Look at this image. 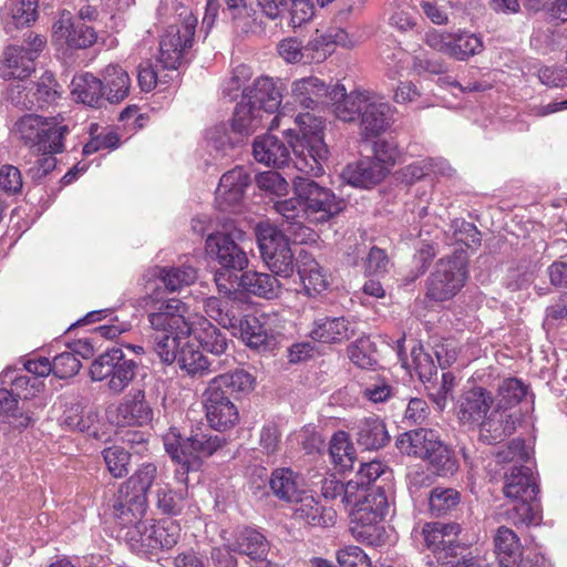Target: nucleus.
<instances>
[{
  "label": "nucleus",
  "instance_id": "9b49d317",
  "mask_svg": "<svg viewBox=\"0 0 567 567\" xmlns=\"http://www.w3.org/2000/svg\"><path fill=\"white\" fill-rule=\"evenodd\" d=\"M467 262L463 252L441 259L426 281V298L443 302L455 297L467 279Z\"/></svg>",
  "mask_w": 567,
  "mask_h": 567
},
{
  "label": "nucleus",
  "instance_id": "5fc2aeb1",
  "mask_svg": "<svg viewBox=\"0 0 567 567\" xmlns=\"http://www.w3.org/2000/svg\"><path fill=\"white\" fill-rule=\"evenodd\" d=\"M154 549L174 547L181 537V527L172 519H163L154 524L153 530Z\"/></svg>",
  "mask_w": 567,
  "mask_h": 567
},
{
  "label": "nucleus",
  "instance_id": "f704fd0d",
  "mask_svg": "<svg viewBox=\"0 0 567 567\" xmlns=\"http://www.w3.org/2000/svg\"><path fill=\"white\" fill-rule=\"evenodd\" d=\"M461 526L457 523H426L422 528L425 546L432 551L450 549L457 540Z\"/></svg>",
  "mask_w": 567,
  "mask_h": 567
},
{
  "label": "nucleus",
  "instance_id": "c85d7f7f",
  "mask_svg": "<svg viewBox=\"0 0 567 567\" xmlns=\"http://www.w3.org/2000/svg\"><path fill=\"white\" fill-rule=\"evenodd\" d=\"M189 328V336H194L204 350L216 355L226 352L228 347L226 336L204 316H193Z\"/></svg>",
  "mask_w": 567,
  "mask_h": 567
},
{
  "label": "nucleus",
  "instance_id": "c9c22d12",
  "mask_svg": "<svg viewBox=\"0 0 567 567\" xmlns=\"http://www.w3.org/2000/svg\"><path fill=\"white\" fill-rule=\"evenodd\" d=\"M354 430L357 443L365 450H379L390 440L385 424L377 416L360 420Z\"/></svg>",
  "mask_w": 567,
  "mask_h": 567
},
{
  "label": "nucleus",
  "instance_id": "39448f33",
  "mask_svg": "<svg viewBox=\"0 0 567 567\" xmlns=\"http://www.w3.org/2000/svg\"><path fill=\"white\" fill-rule=\"evenodd\" d=\"M388 502L384 493L371 492L350 513L349 529L361 543L379 546L385 540L384 516Z\"/></svg>",
  "mask_w": 567,
  "mask_h": 567
},
{
  "label": "nucleus",
  "instance_id": "37998d69",
  "mask_svg": "<svg viewBox=\"0 0 567 567\" xmlns=\"http://www.w3.org/2000/svg\"><path fill=\"white\" fill-rule=\"evenodd\" d=\"M156 276L169 292H176L197 280V270L189 265L159 267Z\"/></svg>",
  "mask_w": 567,
  "mask_h": 567
},
{
  "label": "nucleus",
  "instance_id": "4d7b16f0",
  "mask_svg": "<svg viewBox=\"0 0 567 567\" xmlns=\"http://www.w3.org/2000/svg\"><path fill=\"white\" fill-rule=\"evenodd\" d=\"M106 467L112 476L121 478L127 475L131 461L130 453L121 446H111L103 451Z\"/></svg>",
  "mask_w": 567,
  "mask_h": 567
},
{
  "label": "nucleus",
  "instance_id": "c756f323",
  "mask_svg": "<svg viewBox=\"0 0 567 567\" xmlns=\"http://www.w3.org/2000/svg\"><path fill=\"white\" fill-rule=\"evenodd\" d=\"M297 271L301 280L305 293L315 297L324 291L328 286V278L318 261L306 251L299 254L297 259Z\"/></svg>",
  "mask_w": 567,
  "mask_h": 567
},
{
  "label": "nucleus",
  "instance_id": "a211bd4d",
  "mask_svg": "<svg viewBox=\"0 0 567 567\" xmlns=\"http://www.w3.org/2000/svg\"><path fill=\"white\" fill-rule=\"evenodd\" d=\"M332 85L317 76L310 75L292 81L290 97L293 103L306 110H317L328 104Z\"/></svg>",
  "mask_w": 567,
  "mask_h": 567
},
{
  "label": "nucleus",
  "instance_id": "de8ad7c7",
  "mask_svg": "<svg viewBox=\"0 0 567 567\" xmlns=\"http://www.w3.org/2000/svg\"><path fill=\"white\" fill-rule=\"evenodd\" d=\"M61 425L71 430L85 432L91 429L95 422V414L91 411L85 412L84 405L79 401H71L65 404L61 416Z\"/></svg>",
  "mask_w": 567,
  "mask_h": 567
},
{
  "label": "nucleus",
  "instance_id": "bb28decb",
  "mask_svg": "<svg viewBox=\"0 0 567 567\" xmlns=\"http://www.w3.org/2000/svg\"><path fill=\"white\" fill-rule=\"evenodd\" d=\"M234 553L247 556L251 561L269 567L267 560L270 545L266 537L259 532L251 528H243L235 535L231 543Z\"/></svg>",
  "mask_w": 567,
  "mask_h": 567
},
{
  "label": "nucleus",
  "instance_id": "49530a36",
  "mask_svg": "<svg viewBox=\"0 0 567 567\" xmlns=\"http://www.w3.org/2000/svg\"><path fill=\"white\" fill-rule=\"evenodd\" d=\"M329 453L336 466L341 471H350L354 466V447L349 440V435L340 431L336 433L329 446Z\"/></svg>",
  "mask_w": 567,
  "mask_h": 567
},
{
  "label": "nucleus",
  "instance_id": "a18cd8bd",
  "mask_svg": "<svg viewBox=\"0 0 567 567\" xmlns=\"http://www.w3.org/2000/svg\"><path fill=\"white\" fill-rule=\"evenodd\" d=\"M225 11L243 32H255L259 27L256 10L246 0H224Z\"/></svg>",
  "mask_w": 567,
  "mask_h": 567
},
{
  "label": "nucleus",
  "instance_id": "393cba45",
  "mask_svg": "<svg viewBox=\"0 0 567 567\" xmlns=\"http://www.w3.org/2000/svg\"><path fill=\"white\" fill-rule=\"evenodd\" d=\"M336 45L352 47L353 43L342 29H330L323 33L317 31L305 44L306 65L323 62L333 52Z\"/></svg>",
  "mask_w": 567,
  "mask_h": 567
},
{
  "label": "nucleus",
  "instance_id": "f3484780",
  "mask_svg": "<svg viewBox=\"0 0 567 567\" xmlns=\"http://www.w3.org/2000/svg\"><path fill=\"white\" fill-rule=\"evenodd\" d=\"M504 494L507 498L522 502V509L528 512V503L538 493V485L533 470L527 464L513 465L504 475Z\"/></svg>",
  "mask_w": 567,
  "mask_h": 567
},
{
  "label": "nucleus",
  "instance_id": "7c9ffc66",
  "mask_svg": "<svg viewBox=\"0 0 567 567\" xmlns=\"http://www.w3.org/2000/svg\"><path fill=\"white\" fill-rule=\"evenodd\" d=\"M388 174V167L378 161L362 159L355 164H349L342 172L347 183L362 188H369L380 183Z\"/></svg>",
  "mask_w": 567,
  "mask_h": 567
},
{
  "label": "nucleus",
  "instance_id": "680f3d73",
  "mask_svg": "<svg viewBox=\"0 0 567 567\" xmlns=\"http://www.w3.org/2000/svg\"><path fill=\"white\" fill-rule=\"evenodd\" d=\"M498 463H514V465L527 464L529 452L524 441L513 440L506 447L497 452Z\"/></svg>",
  "mask_w": 567,
  "mask_h": 567
},
{
  "label": "nucleus",
  "instance_id": "0eeeda50",
  "mask_svg": "<svg viewBox=\"0 0 567 567\" xmlns=\"http://www.w3.org/2000/svg\"><path fill=\"white\" fill-rule=\"evenodd\" d=\"M292 185L295 195L306 207L310 225L327 223L344 208L342 198L309 177L297 175L292 178Z\"/></svg>",
  "mask_w": 567,
  "mask_h": 567
},
{
  "label": "nucleus",
  "instance_id": "0e129e2a",
  "mask_svg": "<svg viewBox=\"0 0 567 567\" xmlns=\"http://www.w3.org/2000/svg\"><path fill=\"white\" fill-rule=\"evenodd\" d=\"M227 303L216 297L207 298L204 302L205 312L225 328H235L237 318L226 310Z\"/></svg>",
  "mask_w": 567,
  "mask_h": 567
},
{
  "label": "nucleus",
  "instance_id": "423d86ee",
  "mask_svg": "<svg viewBox=\"0 0 567 567\" xmlns=\"http://www.w3.org/2000/svg\"><path fill=\"white\" fill-rule=\"evenodd\" d=\"M157 475L152 463L143 464L120 488L113 503L114 515L124 524L133 523L146 511V493Z\"/></svg>",
  "mask_w": 567,
  "mask_h": 567
},
{
  "label": "nucleus",
  "instance_id": "09e8293b",
  "mask_svg": "<svg viewBox=\"0 0 567 567\" xmlns=\"http://www.w3.org/2000/svg\"><path fill=\"white\" fill-rule=\"evenodd\" d=\"M49 130L41 136V143L38 151L44 154H58L64 148L63 138L69 133V127L58 122L56 118H48L47 125Z\"/></svg>",
  "mask_w": 567,
  "mask_h": 567
},
{
  "label": "nucleus",
  "instance_id": "e2e57ef3",
  "mask_svg": "<svg viewBox=\"0 0 567 567\" xmlns=\"http://www.w3.org/2000/svg\"><path fill=\"white\" fill-rule=\"evenodd\" d=\"M442 165H444L443 162H436L433 158L420 159L408 165L403 171V176L406 183L412 184L427 175L430 172L444 173V169L439 167Z\"/></svg>",
  "mask_w": 567,
  "mask_h": 567
},
{
  "label": "nucleus",
  "instance_id": "6e6552de",
  "mask_svg": "<svg viewBox=\"0 0 567 567\" xmlns=\"http://www.w3.org/2000/svg\"><path fill=\"white\" fill-rule=\"evenodd\" d=\"M196 27L197 18L183 8L179 20L168 25L161 38L158 62L163 68L177 70L183 64L194 44Z\"/></svg>",
  "mask_w": 567,
  "mask_h": 567
},
{
  "label": "nucleus",
  "instance_id": "f257e3e1",
  "mask_svg": "<svg viewBox=\"0 0 567 567\" xmlns=\"http://www.w3.org/2000/svg\"><path fill=\"white\" fill-rule=\"evenodd\" d=\"M296 128H288L290 147L277 136L266 134L257 137L252 154L257 162L267 166L282 167L290 159V148L295 155V168L306 176L322 175V163L328 158V147L323 141V122L310 113L298 114Z\"/></svg>",
  "mask_w": 567,
  "mask_h": 567
},
{
  "label": "nucleus",
  "instance_id": "7ed1b4c3",
  "mask_svg": "<svg viewBox=\"0 0 567 567\" xmlns=\"http://www.w3.org/2000/svg\"><path fill=\"white\" fill-rule=\"evenodd\" d=\"M255 378L245 370L221 373L213 378L204 392L206 419L216 431H227L239 422V411L233 399L254 389Z\"/></svg>",
  "mask_w": 567,
  "mask_h": 567
},
{
  "label": "nucleus",
  "instance_id": "6ab92c4d",
  "mask_svg": "<svg viewBox=\"0 0 567 567\" xmlns=\"http://www.w3.org/2000/svg\"><path fill=\"white\" fill-rule=\"evenodd\" d=\"M225 443L224 439L218 435H207L197 433L189 436L183 442L182 452L185 458L189 462H184V470L176 471V478L183 483H186V475L188 471L195 470L199 466L203 457L213 455L218 449Z\"/></svg>",
  "mask_w": 567,
  "mask_h": 567
},
{
  "label": "nucleus",
  "instance_id": "ea45409f",
  "mask_svg": "<svg viewBox=\"0 0 567 567\" xmlns=\"http://www.w3.org/2000/svg\"><path fill=\"white\" fill-rule=\"evenodd\" d=\"M105 100L120 103L130 93L131 79L128 73L117 64H109L102 72Z\"/></svg>",
  "mask_w": 567,
  "mask_h": 567
},
{
  "label": "nucleus",
  "instance_id": "13d9d810",
  "mask_svg": "<svg viewBox=\"0 0 567 567\" xmlns=\"http://www.w3.org/2000/svg\"><path fill=\"white\" fill-rule=\"evenodd\" d=\"M460 502V494L453 488L436 487L429 497L430 511L435 516H441L456 506Z\"/></svg>",
  "mask_w": 567,
  "mask_h": 567
},
{
  "label": "nucleus",
  "instance_id": "69168bd1",
  "mask_svg": "<svg viewBox=\"0 0 567 567\" xmlns=\"http://www.w3.org/2000/svg\"><path fill=\"white\" fill-rule=\"evenodd\" d=\"M339 567H372L368 555L358 546H346L338 550Z\"/></svg>",
  "mask_w": 567,
  "mask_h": 567
},
{
  "label": "nucleus",
  "instance_id": "6e6d98bb",
  "mask_svg": "<svg viewBox=\"0 0 567 567\" xmlns=\"http://www.w3.org/2000/svg\"><path fill=\"white\" fill-rule=\"evenodd\" d=\"M251 76L252 72L249 66L245 64L236 66L231 73V76L223 83V95L233 100L238 95L239 92H241V99H244V90L246 89V92H249V89H251V86L248 85Z\"/></svg>",
  "mask_w": 567,
  "mask_h": 567
},
{
  "label": "nucleus",
  "instance_id": "e433bc0d",
  "mask_svg": "<svg viewBox=\"0 0 567 567\" xmlns=\"http://www.w3.org/2000/svg\"><path fill=\"white\" fill-rule=\"evenodd\" d=\"M239 285L248 293L265 299L278 298L282 291L281 282L274 275L258 271L244 272Z\"/></svg>",
  "mask_w": 567,
  "mask_h": 567
},
{
  "label": "nucleus",
  "instance_id": "473e14b6",
  "mask_svg": "<svg viewBox=\"0 0 567 567\" xmlns=\"http://www.w3.org/2000/svg\"><path fill=\"white\" fill-rule=\"evenodd\" d=\"M227 361L219 360L217 362L209 361L197 348L185 341L181 348L177 364L182 370H185L192 377H203L210 372L218 371L221 365Z\"/></svg>",
  "mask_w": 567,
  "mask_h": 567
},
{
  "label": "nucleus",
  "instance_id": "cd10ccee",
  "mask_svg": "<svg viewBox=\"0 0 567 567\" xmlns=\"http://www.w3.org/2000/svg\"><path fill=\"white\" fill-rule=\"evenodd\" d=\"M295 503V519L320 527L336 524L337 512L332 507L321 506L312 495L303 493Z\"/></svg>",
  "mask_w": 567,
  "mask_h": 567
},
{
  "label": "nucleus",
  "instance_id": "72a5a7b5",
  "mask_svg": "<svg viewBox=\"0 0 567 567\" xmlns=\"http://www.w3.org/2000/svg\"><path fill=\"white\" fill-rule=\"evenodd\" d=\"M353 333V327L346 318L326 317L315 321L310 337L319 342L337 343L348 340Z\"/></svg>",
  "mask_w": 567,
  "mask_h": 567
},
{
  "label": "nucleus",
  "instance_id": "f03ea898",
  "mask_svg": "<svg viewBox=\"0 0 567 567\" xmlns=\"http://www.w3.org/2000/svg\"><path fill=\"white\" fill-rule=\"evenodd\" d=\"M494 396L482 386L465 391L457 403L456 415L463 425L477 427L480 439L486 444H496L515 431V420L497 405Z\"/></svg>",
  "mask_w": 567,
  "mask_h": 567
},
{
  "label": "nucleus",
  "instance_id": "1a4fd4ad",
  "mask_svg": "<svg viewBox=\"0 0 567 567\" xmlns=\"http://www.w3.org/2000/svg\"><path fill=\"white\" fill-rule=\"evenodd\" d=\"M256 237L261 258L277 277L290 278L295 271V257L286 235L276 226L260 223Z\"/></svg>",
  "mask_w": 567,
  "mask_h": 567
},
{
  "label": "nucleus",
  "instance_id": "052dcab7",
  "mask_svg": "<svg viewBox=\"0 0 567 567\" xmlns=\"http://www.w3.org/2000/svg\"><path fill=\"white\" fill-rule=\"evenodd\" d=\"M277 51L285 62L306 65L305 44L298 38L288 37L282 39L277 45Z\"/></svg>",
  "mask_w": 567,
  "mask_h": 567
},
{
  "label": "nucleus",
  "instance_id": "5701e85b",
  "mask_svg": "<svg viewBox=\"0 0 567 567\" xmlns=\"http://www.w3.org/2000/svg\"><path fill=\"white\" fill-rule=\"evenodd\" d=\"M370 95L369 91L347 93L344 85L336 83L332 85L328 104H331L332 111L339 120L352 122L362 113Z\"/></svg>",
  "mask_w": 567,
  "mask_h": 567
},
{
  "label": "nucleus",
  "instance_id": "aec40b11",
  "mask_svg": "<svg viewBox=\"0 0 567 567\" xmlns=\"http://www.w3.org/2000/svg\"><path fill=\"white\" fill-rule=\"evenodd\" d=\"M278 126L279 115L270 118L245 95L234 110L231 128L238 134L250 135L261 127L274 130Z\"/></svg>",
  "mask_w": 567,
  "mask_h": 567
},
{
  "label": "nucleus",
  "instance_id": "864d4df0",
  "mask_svg": "<svg viewBox=\"0 0 567 567\" xmlns=\"http://www.w3.org/2000/svg\"><path fill=\"white\" fill-rule=\"evenodd\" d=\"M187 496V489L174 492L168 485H158L156 505L165 514L177 515L182 512Z\"/></svg>",
  "mask_w": 567,
  "mask_h": 567
},
{
  "label": "nucleus",
  "instance_id": "58836bf2",
  "mask_svg": "<svg viewBox=\"0 0 567 567\" xmlns=\"http://www.w3.org/2000/svg\"><path fill=\"white\" fill-rule=\"evenodd\" d=\"M494 546L503 567H515L522 558V545L517 535L508 527L501 526L494 536Z\"/></svg>",
  "mask_w": 567,
  "mask_h": 567
},
{
  "label": "nucleus",
  "instance_id": "4be33fe9",
  "mask_svg": "<svg viewBox=\"0 0 567 567\" xmlns=\"http://www.w3.org/2000/svg\"><path fill=\"white\" fill-rule=\"evenodd\" d=\"M206 250L226 269L243 270L248 265L246 252L227 234L209 235L206 239Z\"/></svg>",
  "mask_w": 567,
  "mask_h": 567
},
{
  "label": "nucleus",
  "instance_id": "2f4dec72",
  "mask_svg": "<svg viewBox=\"0 0 567 567\" xmlns=\"http://www.w3.org/2000/svg\"><path fill=\"white\" fill-rule=\"evenodd\" d=\"M1 18L7 33L28 27L38 18V0H10L4 6Z\"/></svg>",
  "mask_w": 567,
  "mask_h": 567
},
{
  "label": "nucleus",
  "instance_id": "3c124183",
  "mask_svg": "<svg viewBox=\"0 0 567 567\" xmlns=\"http://www.w3.org/2000/svg\"><path fill=\"white\" fill-rule=\"evenodd\" d=\"M189 336L182 333H164L157 338L154 350L162 362L171 364L176 362L179 357L181 348Z\"/></svg>",
  "mask_w": 567,
  "mask_h": 567
},
{
  "label": "nucleus",
  "instance_id": "c03bdc74",
  "mask_svg": "<svg viewBox=\"0 0 567 567\" xmlns=\"http://www.w3.org/2000/svg\"><path fill=\"white\" fill-rule=\"evenodd\" d=\"M47 121V117L28 114L16 122L13 132L25 145L38 148L41 143L40 137L49 130L45 126Z\"/></svg>",
  "mask_w": 567,
  "mask_h": 567
},
{
  "label": "nucleus",
  "instance_id": "4c0bfd02",
  "mask_svg": "<svg viewBox=\"0 0 567 567\" xmlns=\"http://www.w3.org/2000/svg\"><path fill=\"white\" fill-rule=\"evenodd\" d=\"M71 85V93L78 102L97 107L105 100L102 80L91 73L74 76Z\"/></svg>",
  "mask_w": 567,
  "mask_h": 567
},
{
  "label": "nucleus",
  "instance_id": "a19ab883",
  "mask_svg": "<svg viewBox=\"0 0 567 567\" xmlns=\"http://www.w3.org/2000/svg\"><path fill=\"white\" fill-rule=\"evenodd\" d=\"M302 487L303 480L290 468H278L271 475V491L286 502L298 499L305 493Z\"/></svg>",
  "mask_w": 567,
  "mask_h": 567
},
{
  "label": "nucleus",
  "instance_id": "2eb2a0df",
  "mask_svg": "<svg viewBox=\"0 0 567 567\" xmlns=\"http://www.w3.org/2000/svg\"><path fill=\"white\" fill-rule=\"evenodd\" d=\"M284 89V83L279 79L275 80L269 76H260L254 81L249 92H246V89L244 90V95L270 118L275 115H279L280 120L286 115V109L288 106L287 103L278 113L282 102Z\"/></svg>",
  "mask_w": 567,
  "mask_h": 567
},
{
  "label": "nucleus",
  "instance_id": "4468645a",
  "mask_svg": "<svg viewBox=\"0 0 567 567\" xmlns=\"http://www.w3.org/2000/svg\"><path fill=\"white\" fill-rule=\"evenodd\" d=\"M107 419L117 426H142L153 419V409L143 390H133L115 406L107 410Z\"/></svg>",
  "mask_w": 567,
  "mask_h": 567
},
{
  "label": "nucleus",
  "instance_id": "338daca9",
  "mask_svg": "<svg viewBox=\"0 0 567 567\" xmlns=\"http://www.w3.org/2000/svg\"><path fill=\"white\" fill-rule=\"evenodd\" d=\"M81 361L71 352H62L53 359V373L60 379L75 375L81 369Z\"/></svg>",
  "mask_w": 567,
  "mask_h": 567
},
{
  "label": "nucleus",
  "instance_id": "b1692460",
  "mask_svg": "<svg viewBox=\"0 0 567 567\" xmlns=\"http://www.w3.org/2000/svg\"><path fill=\"white\" fill-rule=\"evenodd\" d=\"M392 122V110L388 102L371 93L361 113L360 130L363 138L375 137L388 130Z\"/></svg>",
  "mask_w": 567,
  "mask_h": 567
},
{
  "label": "nucleus",
  "instance_id": "ddd939ff",
  "mask_svg": "<svg viewBox=\"0 0 567 567\" xmlns=\"http://www.w3.org/2000/svg\"><path fill=\"white\" fill-rule=\"evenodd\" d=\"M188 307L177 298L152 302L147 320L154 331L189 336L192 317L186 318Z\"/></svg>",
  "mask_w": 567,
  "mask_h": 567
},
{
  "label": "nucleus",
  "instance_id": "bf43d9fd",
  "mask_svg": "<svg viewBox=\"0 0 567 567\" xmlns=\"http://www.w3.org/2000/svg\"><path fill=\"white\" fill-rule=\"evenodd\" d=\"M350 360L361 369L371 368L377 363L375 352L369 339H359L348 348Z\"/></svg>",
  "mask_w": 567,
  "mask_h": 567
},
{
  "label": "nucleus",
  "instance_id": "a878e982",
  "mask_svg": "<svg viewBox=\"0 0 567 567\" xmlns=\"http://www.w3.org/2000/svg\"><path fill=\"white\" fill-rule=\"evenodd\" d=\"M250 183L249 174L243 167L225 173L216 189V202L220 209L227 210L240 203Z\"/></svg>",
  "mask_w": 567,
  "mask_h": 567
},
{
  "label": "nucleus",
  "instance_id": "774afa93",
  "mask_svg": "<svg viewBox=\"0 0 567 567\" xmlns=\"http://www.w3.org/2000/svg\"><path fill=\"white\" fill-rule=\"evenodd\" d=\"M256 182L259 188L278 196L287 195L289 190V183L277 172L261 173L257 176Z\"/></svg>",
  "mask_w": 567,
  "mask_h": 567
},
{
  "label": "nucleus",
  "instance_id": "20e7f679",
  "mask_svg": "<svg viewBox=\"0 0 567 567\" xmlns=\"http://www.w3.org/2000/svg\"><path fill=\"white\" fill-rule=\"evenodd\" d=\"M395 444L401 453L427 461L439 475L453 474L457 468L453 452L432 430L417 429L402 433Z\"/></svg>",
  "mask_w": 567,
  "mask_h": 567
},
{
  "label": "nucleus",
  "instance_id": "412c9836",
  "mask_svg": "<svg viewBox=\"0 0 567 567\" xmlns=\"http://www.w3.org/2000/svg\"><path fill=\"white\" fill-rule=\"evenodd\" d=\"M274 209L282 217L286 230L293 236L296 241L303 244L313 239V231L308 226L306 207L298 196L277 200L274 204Z\"/></svg>",
  "mask_w": 567,
  "mask_h": 567
},
{
  "label": "nucleus",
  "instance_id": "f8f14e48",
  "mask_svg": "<svg viewBox=\"0 0 567 567\" xmlns=\"http://www.w3.org/2000/svg\"><path fill=\"white\" fill-rule=\"evenodd\" d=\"M24 45H7L0 54V78L3 80H24L35 70L34 61L44 49L47 40L30 32Z\"/></svg>",
  "mask_w": 567,
  "mask_h": 567
},
{
  "label": "nucleus",
  "instance_id": "dca6fc26",
  "mask_svg": "<svg viewBox=\"0 0 567 567\" xmlns=\"http://www.w3.org/2000/svg\"><path fill=\"white\" fill-rule=\"evenodd\" d=\"M52 38L55 42L75 50L90 48L97 40L95 30L84 23H75L68 10L59 13L52 27Z\"/></svg>",
  "mask_w": 567,
  "mask_h": 567
},
{
  "label": "nucleus",
  "instance_id": "79ce46f5",
  "mask_svg": "<svg viewBox=\"0 0 567 567\" xmlns=\"http://www.w3.org/2000/svg\"><path fill=\"white\" fill-rule=\"evenodd\" d=\"M270 316L261 313L257 316H246L243 319L237 318L235 328L239 329L240 338L250 348L259 349L266 344L268 339V329L265 327L268 323Z\"/></svg>",
  "mask_w": 567,
  "mask_h": 567
},
{
  "label": "nucleus",
  "instance_id": "8fccbe9b",
  "mask_svg": "<svg viewBox=\"0 0 567 567\" xmlns=\"http://www.w3.org/2000/svg\"><path fill=\"white\" fill-rule=\"evenodd\" d=\"M527 390V385L519 379L509 378L503 380L497 390V408L507 412L509 408L518 404L526 396Z\"/></svg>",
  "mask_w": 567,
  "mask_h": 567
},
{
  "label": "nucleus",
  "instance_id": "9d476101",
  "mask_svg": "<svg viewBox=\"0 0 567 567\" xmlns=\"http://www.w3.org/2000/svg\"><path fill=\"white\" fill-rule=\"evenodd\" d=\"M137 364L127 359L120 348H112L100 354L90 367L93 381H105L113 394L122 393L134 380Z\"/></svg>",
  "mask_w": 567,
  "mask_h": 567
},
{
  "label": "nucleus",
  "instance_id": "603ef678",
  "mask_svg": "<svg viewBox=\"0 0 567 567\" xmlns=\"http://www.w3.org/2000/svg\"><path fill=\"white\" fill-rule=\"evenodd\" d=\"M450 56L456 60H466L467 58L480 53L483 50L482 40L472 33L461 32L453 34Z\"/></svg>",
  "mask_w": 567,
  "mask_h": 567
}]
</instances>
